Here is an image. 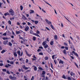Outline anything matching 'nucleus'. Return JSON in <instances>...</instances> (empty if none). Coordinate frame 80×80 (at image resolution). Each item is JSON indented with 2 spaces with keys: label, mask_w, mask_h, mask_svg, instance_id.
Listing matches in <instances>:
<instances>
[{
  "label": "nucleus",
  "mask_w": 80,
  "mask_h": 80,
  "mask_svg": "<svg viewBox=\"0 0 80 80\" xmlns=\"http://www.w3.org/2000/svg\"><path fill=\"white\" fill-rule=\"evenodd\" d=\"M2 35L3 36H6L7 35V33L6 32H5L2 34Z\"/></svg>",
  "instance_id": "obj_47"
},
{
  "label": "nucleus",
  "mask_w": 80,
  "mask_h": 80,
  "mask_svg": "<svg viewBox=\"0 0 80 80\" xmlns=\"http://www.w3.org/2000/svg\"><path fill=\"white\" fill-rule=\"evenodd\" d=\"M54 41H51L50 42V45H53L54 44Z\"/></svg>",
  "instance_id": "obj_15"
},
{
  "label": "nucleus",
  "mask_w": 80,
  "mask_h": 80,
  "mask_svg": "<svg viewBox=\"0 0 80 80\" xmlns=\"http://www.w3.org/2000/svg\"><path fill=\"white\" fill-rule=\"evenodd\" d=\"M72 53L73 54H74V55H75V56H76V57H78V55L77 53H75V51H72Z\"/></svg>",
  "instance_id": "obj_7"
},
{
  "label": "nucleus",
  "mask_w": 80,
  "mask_h": 80,
  "mask_svg": "<svg viewBox=\"0 0 80 80\" xmlns=\"http://www.w3.org/2000/svg\"><path fill=\"white\" fill-rule=\"evenodd\" d=\"M28 25H31V23H30L29 22H28Z\"/></svg>",
  "instance_id": "obj_59"
},
{
  "label": "nucleus",
  "mask_w": 80,
  "mask_h": 80,
  "mask_svg": "<svg viewBox=\"0 0 80 80\" xmlns=\"http://www.w3.org/2000/svg\"><path fill=\"white\" fill-rule=\"evenodd\" d=\"M67 79L68 80H72V79L71 78H70V77H68Z\"/></svg>",
  "instance_id": "obj_39"
},
{
  "label": "nucleus",
  "mask_w": 80,
  "mask_h": 80,
  "mask_svg": "<svg viewBox=\"0 0 80 80\" xmlns=\"http://www.w3.org/2000/svg\"><path fill=\"white\" fill-rule=\"evenodd\" d=\"M46 41L43 42L42 43V45H43V46H45V45H46Z\"/></svg>",
  "instance_id": "obj_20"
},
{
  "label": "nucleus",
  "mask_w": 80,
  "mask_h": 80,
  "mask_svg": "<svg viewBox=\"0 0 80 80\" xmlns=\"http://www.w3.org/2000/svg\"><path fill=\"white\" fill-rule=\"evenodd\" d=\"M47 52L48 53L50 54L51 52H52V50L50 48H48V50H46Z\"/></svg>",
  "instance_id": "obj_5"
},
{
  "label": "nucleus",
  "mask_w": 80,
  "mask_h": 80,
  "mask_svg": "<svg viewBox=\"0 0 80 80\" xmlns=\"http://www.w3.org/2000/svg\"><path fill=\"white\" fill-rule=\"evenodd\" d=\"M50 26L51 27V28H52V29L53 30H55L54 27H53V26L51 24Z\"/></svg>",
  "instance_id": "obj_24"
},
{
  "label": "nucleus",
  "mask_w": 80,
  "mask_h": 80,
  "mask_svg": "<svg viewBox=\"0 0 80 80\" xmlns=\"http://www.w3.org/2000/svg\"><path fill=\"white\" fill-rule=\"evenodd\" d=\"M30 33L31 34H32V35H35V36H36L37 37H40V36L38 34L36 33H33V31L32 30H30Z\"/></svg>",
  "instance_id": "obj_1"
},
{
  "label": "nucleus",
  "mask_w": 80,
  "mask_h": 80,
  "mask_svg": "<svg viewBox=\"0 0 80 80\" xmlns=\"http://www.w3.org/2000/svg\"><path fill=\"white\" fill-rule=\"evenodd\" d=\"M54 38L55 40H57V38H58L57 37V35H55V36H54Z\"/></svg>",
  "instance_id": "obj_22"
},
{
  "label": "nucleus",
  "mask_w": 80,
  "mask_h": 80,
  "mask_svg": "<svg viewBox=\"0 0 80 80\" xmlns=\"http://www.w3.org/2000/svg\"><path fill=\"white\" fill-rule=\"evenodd\" d=\"M10 63L12 65H13L14 62L13 61H11Z\"/></svg>",
  "instance_id": "obj_42"
},
{
  "label": "nucleus",
  "mask_w": 80,
  "mask_h": 80,
  "mask_svg": "<svg viewBox=\"0 0 80 80\" xmlns=\"http://www.w3.org/2000/svg\"><path fill=\"white\" fill-rule=\"evenodd\" d=\"M42 11L44 13H46V11H44V10H43V9H42Z\"/></svg>",
  "instance_id": "obj_57"
},
{
  "label": "nucleus",
  "mask_w": 80,
  "mask_h": 80,
  "mask_svg": "<svg viewBox=\"0 0 80 80\" xmlns=\"http://www.w3.org/2000/svg\"><path fill=\"white\" fill-rule=\"evenodd\" d=\"M7 73H8V74H10V73L9 72V71H7Z\"/></svg>",
  "instance_id": "obj_64"
},
{
  "label": "nucleus",
  "mask_w": 80,
  "mask_h": 80,
  "mask_svg": "<svg viewBox=\"0 0 80 80\" xmlns=\"http://www.w3.org/2000/svg\"><path fill=\"white\" fill-rule=\"evenodd\" d=\"M42 50L40 49H38L37 50V52H40V51H41Z\"/></svg>",
  "instance_id": "obj_60"
},
{
  "label": "nucleus",
  "mask_w": 80,
  "mask_h": 80,
  "mask_svg": "<svg viewBox=\"0 0 80 80\" xmlns=\"http://www.w3.org/2000/svg\"><path fill=\"white\" fill-rule=\"evenodd\" d=\"M22 18L23 19V20H27V18L24 16V15H22Z\"/></svg>",
  "instance_id": "obj_11"
},
{
  "label": "nucleus",
  "mask_w": 80,
  "mask_h": 80,
  "mask_svg": "<svg viewBox=\"0 0 80 80\" xmlns=\"http://www.w3.org/2000/svg\"><path fill=\"white\" fill-rule=\"evenodd\" d=\"M16 35H18V34H19V33H20V32L19 31H16Z\"/></svg>",
  "instance_id": "obj_37"
},
{
  "label": "nucleus",
  "mask_w": 80,
  "mask_h": 80,
  "mask_svg": "<svg viewBox=\"0 0 80 80\" xmlns=\"http://www.w3.org/2000/svg\"><path fill=\"white\" fill-rule=\"evenodd\" d=\"M3 65V64L2 63H0V66L1 67H2Z\"/></svg>",
  "instance_id": "obj_56"
},
{
  "label": "nucleus",
  "mask_w": 80,
  "mask_h": 80,
  "mask_svg": "<svg viewBox=\"0 0 80 80\" xmlns=\"http://www.w3.org/2000/svg\"><path fill=\"white\" fill-rule=\"evenodd\" d=\"M29 27L28 26H27L25 28V30L26 31V32H27L28 30H29Z\"/></svg>",
  "instance_id": "obj_12"
},
{
  "label": "nucleus",
  "mask_w": 80,
  "mask_h": 80,
  "mask_svg": "<svg viewBox=\"0 0 80 80\" xmlns=\"http://www.w3.org/2000/svg\"><path fill=\"white\" fill-rule=\"evenodd\" d=\"M45 21H46V23H48V25H50V24H52V22H50V21H49L48 20V19H46Z\"/></svg>",
  "instance_id": "obj_6"
},
{
  "label": "nucleus",
  "mask_w": 80,
  "mask_h": 80,
  "mask_svg": "<svg viewBox=\"0 0 80 80\" xmlns=\"http://www.w3.org/2000/svg\"><path fill=\"white\" fill-rule=\"evenodd\" d=\"M8 45H9V46H12V43L10 42H9Z\"/></svg>",
  "instance_id": "obj_27"
},
{
  "label": "nucleus",
  "mask_w": 80,
  "mask_h": 80,
  "mask_svg": "<svg viewBox=\"0 0 80 80\" xmlns=\"http://www.w3.org/2000/svg\"><path fill=\"white\" fill-rule=\"evenodd\" d=\"M22 67L24 69H25V70H28V68L26 67L25 65L22 66Z\"/></svg>",
  "instance_id": "obj_13"
},
{
  "label": "nucleus",
  "mask_w": 80,
  "mask_h": 80,
  "mask_svg": "<svg viewBox=\"0 0 80 80\" xmlns=\"http://www.w3.org/2000/svg\"><path fill=\"white\" fill-rule=\"evenodd\" d=\"M71 42L70 41V40H69V41H68V42H69V44H71L72 45V42Z\"/></svg>",
  "instance_id": "obj_46"
},
{
  "label": "nucleus",
  "mask_w": 80,
  "mask_h": 80,
  "mask_svg": "<svg viewBox=\"0 0 80 80\" xmlns=\"http://www.w3.org/2000/svg\"><path fill=\"white\" fill-rule=\"evenodd\" d=\"M20 9H21V10H22L23 8V6H22L21 5L20 6Z\"/></svg>",
  "instance_id": "obj_36"
},
{
  "label": "nucleus",
  "mask_w": 80,
  "mask_h": 80,
  "mask_svg": "<svg viewBox=\"0 0 80 80\" xmlns=\"http://www.w3.org/2000/svg\"><path fill=\"white\" fill-rule=\"evenodd\" d=\"M70 74L71 76H73V72H71L70 73Z\"/></svg>",
  "instance_id": "obj_53"
},
{
  "label": "nucleus",
  "mask_w": 80,
  "mask_h": 80,
  "mask_svg": "<svg viewBox=\"0 0 80 80\" xmlns=\"http://www.w3.org/2000/svg\"><path fill=\"white\" fill-rule=\"evenodd\" d=\"M6 52L5 50H3L2 51V52H1V53H5V52Z\"/></svg>",
  "instance_id": "obj_29"
},
{
  "label": "nucleus",
  "mask_w": 80,
  "mask_h": 80,
  "mask_svg": "<svg viewBox=\"0 0 80 80\" xmlns=\"http://www.w3.org/2000/svg\"><path fill=\"white\" fill-rule=\"evenodd\" d=\"M20 22H17V25H20Z\"/></svg>",
  "instance_id": "obj_62"
},
{
  "label": "nucleus",
  "mask_w": 80,
  "mask_h": 80,
  "mask_svg": "<svg viewBox=\"0 0 80 80\" xmlns=\"http://www.w3.org/2000/svg\"><path fill=\"white\" fill-rule=\"evenodd\" d=\"M28 60L27 59L26 60V63H28Z\"/></svg>",
  "instance_id": "obj_55"
},
{
  "label": "nucleus",
  "mask_w": 80,
  "mask_h": 80,
  "mask_svg": "<svg viewBox=\"0 0 80 80\" xmlns=\"http://www.w3.org/2000/svg\"><path fill=\"white\" fill-rule=\"evenodd\" d=\"M36 33H37V34H40V31H39L38 30H37V32H36Z\"/></svg>",
  "instance_id": "obj_45"
},
{
  "label": "nucleus",
  "mask_w": 80,
  "mask_h": 80,
  "mask_svg": "<svg viewBox=\"0 0 80 80\" xmlns=\"http://www.w3.org/2000/svg\"><path fill=\"white\" fill-rule=\"evenodd\" d=\"M34 80V76H32V78L31 79V80Z\"/></svg>",
  "instance_id": "obj_49"
},
{
  "label": "nucleus",
  "mask_w": 80,
  "mask_h": 80,
  "mask_svg": "<svg viewBox=\"0 0 80 80\" xmlns=\"http://www.w3.org/2000/svg\"><path fill=\"white\" fill-rule=\"evenodd\" d=\"M33 58H35V59H37V57H35V55H33Z\"/></svg>",
  "instance_id": "obj_54"
},
{
  "label": "nucleus",
  "mask_w": 80,
  "mask_h": 80,
  "mask_svg": "<svg viewBox=\"0 0 80 80\" xmlns=\"http://www.w3.org/2000/svg\"><path fill=\"white\" fill-rule=\"evenodd\" d=\"M9 12L10 13V15L12 16H13L14 15V11L12 10V9H11L9 10Z\"/></svg>",
  "instance_id": "obj_2"
},
{
  "label": "nucleus",
  "mask_w": 80,
  "mask_h": 80,
  "mask_svg": "<svg viewBox=\"0 0 80 80\" xmlns=\"http://www.w3.org/2000/svg\"><path fill=\"white\" fill-rule=\"evenodd\" d=\"M35 13V12H34V11L33 10H30V14L32 13Z\"/></svg>",
  "instance_id": "obj_14"
},
{
  "label": "nucleus",
  "mask_w": 80,
  "mask_h": 80,
  "mask_svg": "<svg viewBox=\"0 0 80 80\" xmlns=\"http://www.w3.org/2000/svg\"><path fill=\"white\" fill-rule=\"evenodd\" d=\"M38 68L39 70H43V68H42L41 67H40Z\"/></svg>",
  "instance_id": "obj_51"
},
{
  "label": "nucleus",
  "mask_w": 80,
  "mask_h": 80,
  "mask_svg": "<svg viewBox=\"0 0 80 80\" xmlns=\"http://www.w3.org/2000/svg\"><path fill=\"white\" fill-rule=\"evenodd\" d=\"M14 19H15V17H13L12 18H10V20H12H12H14Z\"/></svg>",
  "instance_id": "obj_41"
},
{
  "label": "nucleus",
  "mask_w": 80,
  "mask_h": 80,
  "mask_svg": "<svg viewBox=\"0 0 80 80\" xmlns=\"http://www.w3.org/2000/svg\"><path fill=\"white\" fill-rule=\"evenodd\" d=\"M10 79L12 80H15L17 79V77L15 76L12 77V76H9Z\"/></svg>",
  "instance_id": "obj_3"
},
{
  "label": "nucleus",
  "mask_w": 80,
  "mask_h": 80,
  "mask_svg": "<svg viewBox=\"0 0 80 80\" xmlns=\"http://www.w3.org/2000/svg\"><path fill=\"white\" fill-rule=\"evenodd\" d=\"M42 75H45V72L44 71H42Z\"/></svg>",
  "instance_id": "obj_48"
},
{
  "label": "nucleus",
  "mask_w": 80,
  "mask_h": 80,
  "mask_svg": "<svg viewBox=\"0 0 80 80\" xmlns=\"http://www.w3.org/2000/svg\"><path fill=\"white\" fill-rule=\"evenodd\" d=\"M54 62L55 64V65L57 64V60H56V59L54 60Z\"/></svg>",
  "instance_id": "obj_33"
},
{
  "label": "nucleus",
  "mask_w": 80,
  "mask_h": 80,
  "mask_svg": "<svg viewBox=\"0 0 80 80\" xmlns=\"http://www.w3.org/2000/svg\"><path fill=\"white\" fill-rule=\"evenodd\" d=\"M50 65L51 68H52V69H53V64H52V63H51Z\"/></svg>",
  "instance_id": "obj_35"
},
{
  "label": "nucleus",
  "mask_w": 80,
  "mask_h": 80,
  "mask_svg": "<svg viewBox=\"0 0 80 80\" xmlns=\"http://www.w3.org/2000/svg\"><path fill=\"white\" fill-rule=\"evenodd\" d=\"M8 23L9 25H11V24H12V22L10 20L8 21Z\"/></svg>",
  "instance_id": "obj_44"
},
{
  "label": "nucleus",
  "mask_w": 80,
  "mask_h": 80,
  "mask_svg": "<svg viewBox=\"0 0 80 80\" xmlns=\"http://www.w3.org/2000/svg\"><path fill=\"white\" fill-rule=\"evenodd\" d=\"M34 23L35 25H37L38 23V21H34Z\"/></svg>",
  "instance_id": "obj_25"
},
{
  "label": "nucleus",
  "mask_w": 80,
  "mask_h": 80,
  "mask_svg": "<svg viewBox=\"0 0 80 80\" xmlns=\"http://www.w3.org/2000/svg\"><path fill=\"white\" fill-rule=\"evenodd\" d=\"M8 41H4L3 42V44L4 45H8Z\"/></svg>",
  "instance_id": "obj_9"
},
{
  "label": "nucleus",
  "mask_w": 80,
  "mask_h": 80,
  "mask_svg": "<svg viewBox=\"0 0 80 80\" xmlns=\"http://www.w3.org/2000/svg\"><path fill=\"white\" fill-rule=\"evenodd\" d=\"M16 53L18 54L19 56H20V57H22V55H23V52H21V54H20V51H17Z\"/></svg>",
  "instance_id": "obj_4"
},
{
  "label": "nucleus",
  "mask_w": 80,
  "mask_h": 80,
  "mask_svg": "<svg viewBox=\"0 0 80 80\" xmlns=\"http://www.w3.org/2000/svg\"><path fill=\"white\" fill-rule=\"evenodd\" d=\"M43 47L44 48H47L48 47V45L47 44H46L45 46H44Z\"/></svg>",
  "instance_id": "obj_17"
},
{
  "label": "nucleus",
  "mask_w": 80,
  "mask_h": 80,
  "mask_svg": "<svg viewBox=\"0 0 80 80\" xmlns=\"http://www.w3.org/2000/svg\"><path fill=\"white\" fill-rule=\"evenodd\" d=\"M44 1L45 2H46V3H47V4H48V5H49L50 6V7H52V5H50L48 3V2H46L45 1Z\"/></svg>",
  "instance_id": "obj_26"
},
{
  "label": "nucleus",
  "mask_w": 80,
  "mask_h": 80,
  "mask_svg": "<svg viewBox=\"0 0 80 80\" xmlns=\"http://www.w3.org/2000/svg\"><path fill=\"white\" fill-rule=\"evenodd\" d=\"M13 55L14 56V57H17V54L16 53V52H14V53L13 54Z\"/></svg>",
  "instance_id": "obj_30"
},
{
  "label": "nucleus",
  "mask_w": 80,
  "mask_h": 80,
  "mask_svg": "<svg viewBox=\"0 0 80 80\" xmlns=\"http://www.w3.org/2000/svg\"><path fill=\"white\" fill-rule=\"evenodd\" d=\"M57 55L55 54V55H54L52 56V58L53 60H54V59H56V58H57V57H55L56 56H57Z\"/></svg>",
  "instance_id": "obj_8"
},
{
  "label": "nucleus",
  "mask_w": 80,
  "mask_h": 80,
  "mask_svg": "<svg viewBox=\"0 0 80 80\" xmlns=\"http://www.w3.org/2000/svg\"><path fill=\"white\" fill-rule=\"evenodd\" d=\"M34 67V71H37V67L34 65L32 66V67Z\"/></svg>",
  "instance_id": "obj_16"
},
{
  "label": "nucleus",
  "mask_w": 80,
  "mask_h": 80,
  "mask_svg": "<svg viewBox=\"0 0 80 80\" xmlns=\"http://www.w3.org/2000/svg\"><path fill=\"white\" fill-rule=\"evenodd\" d=\"M65 48V47L64 46H62L61 47V48L62 49H63Z\"/></svg>",
  "instance_id": "obj_63"
},
{
  "label": "nucleus",
  "mask_w": 80,
  "mask_h": 80,
  "mask_svg": "<svg viewBox=\"0 0 80 80\" xmlns=\"http://www.w3.org/2000/svg\"><path fill=\"white\" fill-rule=\"evenodd\" d=\"M11 65L9 64H6V65H5V67H6V68H8L9 67H11Z\"/></svg>",
  "instance_id": "obj_10"
},
{
  "label": "nucleus",
  "mask_w": 80,
  "mask_h": 80,
  "mask_svg": "<svg viewBox=\"0 0 80 80\" xmlns=\"http://www.w3.org/2000/svg\"><path fill=\"white\" fill-rule=\"evenodd\" d=\"M62 78H64V79H67V78H66V77H65V76L63 75L62 76Z\"/></svg>",
  "instance_id": "obj_34"
},
{
  "label": "nucleus",
  "mask_w": 80,
  "mask_h": 80,
  "mask_svg": "<svg viewBox=\"0 0 80 80\" xmlns=\"http://www.w3.org/2000/svg\"><path fill=\"white\" fill-rule=\"evenodd\" d=\"M44 60L46 61L48 60V57L47 56H46L44 58Z\"/></svg>",
  "instance_id": "obj_21"
},
{
  "label": "nucleus",
  "mask_w": 80,
  "mask_h": 80,
  "mask_svg": "<svg viewBox=\"0 0 80 80\" xmlns=\"http://www.w3.org/2000/svg\"><path fill=\"white\" fill-rule=\"evenodd\" d=\"M3 40H8V38H2Z\"/></svg>",
  "instance_id": "obj_38"
},
{
  "label": "nucleus",
  "mask_w": 80,
  "mask_h": 80,
  "mask_svg": "<svg viewBox=\"0 0 80 80\" xmlns=\"http://www.w3.org/2000/svg\"><path fill=\"white\" fill-rule=\"evenodd\" d=\"M39 48H41V49H43V47L42 46H40L39 47Z\"/></svg>",
  "instance_id": "obj_61"
},
{
  "label": "nucleus",
  "mask_w": 80,
  "mask_h": 80,
  "mask_svg": "<svg viewBox=\"0 0 80 80\" xmlns=\"http://www.w3.org/2000/svg\"><path fill=\"white\" fill-rule=\"evenodd\" d=\"M59 63H62V64H63V61H62V60H60L59 62Z\"/></svg>",
  "instance_id": "obj_18"
},
{
  "label": "nucleus",
  "mask_w": 80,
  "mask_h": 80,
  "mask_svg": "<svg viewBox=\"0 0 80 80\" xmlns=\"http://www.w3.org/2000/svg\"><path fill=\"white\" fill-rule=\"evenodd\" d=\"M75 65L78 68H79L78 67V65H77V63H75Z\"/></svg>",
  "instance_id": "obj_40"
},
{
  "label": "nucleus",
  "mask_w": 80,
  "mask_h": 80,
  "mask_svg": "<svg viewBox=\"0 0 80 80\" xmlns=\"http://www.w3.org/2000/svg\"><path fill=\"white\" fill-rule=\"evenodd\" d=\"M38 54L40 55H43V54L42 52H40Z\"/></svg>",
  "instance_id": "obj_43"
},
{
  "label": "nucleus",
  "mask_w": 80,
  "mask_h": 80,
  "mask_svg": "<svg viewBox=\"0 0 80 80\" xmlns=\"http://www.w3.org/2000/svg\"><path fill=\"white\" fill-rule=\"evenodd\" d=\"M65 48L67 50H68V47L65 46Z\"/></svg>",
  "instance_id": "obj_52"
},
{
  "label": "nucleus",
  "mask_w": 80,
  "mask_h": 80,
  "mask_svg": "<svg viewBox=\"0 0 80 80\" xmlns=\"http://www.w3.org/2000/svg\"><path fill=\"white\" fill-rule=\"evenodd\" d=\"M26 15L27 17H29V14H27V13H26Z\"/></svg>",
  "instance_id": "obj_50"
},
{
  "label": "nucleus",
  "mask_w": 80,
  "mask_h": 80,
  "mask_svg": "<svg viewBox=\"0 0 80 80\" xmlns=\"http://www.w3.org/2000/svg\"><path fill=\"white\" fill-rule=\"evenodd\" d=\"M2 71L4 72H6V70L5 69H2Z\"/></svg>",
  "instance_id": "obj_58"
},
{
  "label": "nucleus",
  "mask_w": 80,
  "mask_h": 80,
  "mask_svg": "<svg viewBox=\"0 0 80 80\" xmlns=\"http://www.w3.org/2000/svg\"><path fill=\"white\" fill-rule=\"evenodd\" d=\"M63 53L64 54H66V49H64L63 50Z\"/></svg>",
  "instance_id": "obj_31"
},
{
  "label": "nucleus",
  "mask_w": 80,
  "mask_h": 80,
  "mask_svg": "<svg viewBox=\"0 0 80 80\" xmlns=\"http://www.w3.org/2000/svg\"><path fill=\"white\" fill-rule=\"evenodd\" d=\"M64 45L65 46H67V47H68V44L66 42H64Z\"/></svg>",
  "instance_id": "obj_32"
},
{
  "label": "nucleus",
  "mask_w": 80,
  "mask_h": 80,
  "mask_svg": "<svg viewBox=\"0 0 80 80\" xmlns=\"http://www.w3.org/2000/svg\"><path fill=\"white\" fill-rule=\"evenodd\" d=\"M5 16H7V15H10V14L8 12L4 14Z\"/></svg>",
  "instance_id": "obj_23"
},
{
  "label": "nucleus",
  "mask_w": 80,
  "mask_h": 80,
  "mask_svg": "<svg viewBox=\"0 0 80 80\" xmlns=\"http://www.w3.org/2000/svg\"><path fill=\"white\" fill-rule=\"evenodd\" d=\"M32 40L33 41H35L36 40V37H33L32 38Z\"/></svg>",
  "instance_id": "obj_28"
},
{
  "label": "nucleus",
  "mask_w": 80,
  "mask_h": 80,
  "mask_svg": "<svg viewBox=\"0 0 80 80\" xmlns=\"http://www.w3.org/2000/svg\"><path fill=\"white\" fill-rule=\"evenodd\" d=\"M25 52L26 53V54L28 56V57H31V55H30V54H29L28 53V52H27V51H25Z\"/></svg>",
  "instance_id": "obj_19"
}]
</instances>
